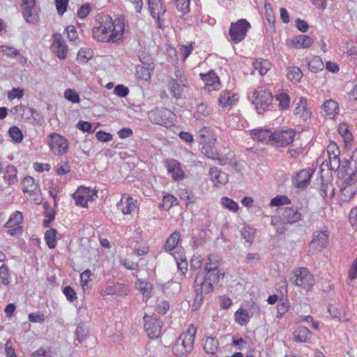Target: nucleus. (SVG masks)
<instances>
[{
	"label": "nucleus",
	"mask_w": 357,
	"mask_h": 357,
	"mask_svg": "<svg viewBox=\"0 0 357 357\" xmlns=\"http://www.w3.org/2000/svg\"><path fill=\"white\" fill-rule=\"evenodd\" d=\"M204 271L202 274L199 273L195 281V305L199 306L203 301L204 296L213 291V286L219 282L220 278H223L225 273H220L218 264L212 263L208 258Z\"/></svg>",
	"instance_id": "nucleus-1"
},
{
	"label": "nucleus",
	"mask_w": 357,
	"mask_h": 357,
	"mask_svg": "<svg viewBox=\"0 0 357 357\" xmlns=\"http://www.w3.org/2000/svg\"><path fill=\"white\" fill-rule=\"evenodd\" d=\"M197 329L190 325L182 333L175 341L172 347V352L176 357H185L192 351L194 347Z\"/></svg>",
	"instance_id": "nucleus-2"
},
{
	"label": "nucleus",
	"mask_w": 357,
	"mask_h": 357,
	"mask_svg": "<svg viewBox=\"0 0 357 357\" xmlns=\"http://www.w3.org/2000/svg\"><path fill=\"white\" fill-rule=\"evenodd\" d=\"M113 25L112 18L109 15H105L100 16L98 26H94L92 30L93 37L99 42L114 43L112 31Z\"/></svg>",
	"instance_id": "nucleus-3"
},
{
	"label": "nucleus",
	"mask_w": 357,
	"mask_h": 357,
	"mask_svg": "<svg viewBox=\"0 0 357 357\" xmlns=\"http://www.w3.org/2000/svg\"><path fill=\"white\" fill-rule=\"evenodd\" d=\"M251 28L250 22L245 19H241L236 22H231L227 38L232 44H238L243 41Z\"/></svg>",
	"instance_id": "nucleus-4"
},
{
	"label": "nucleus",
	"mask_w": 357,
	"mask_h": 357,
	"mask_svg": "<svg viewBox=\"0 0 357 357\" xmlns=\"http://www.w3.org/2000/svg\"><path fill=\"white\" fill-rule=\"evenodd\" d=\"M150 121L156 125L170 127L176 119V115L167 108H158L151 110L148 114Z\"/></svg>",
	"instance_id": "nucleus-5"
},
{
	"label": "nucleus",
	"mask_w": 357,
	"mask_h": 357,
	"mask_svg": "<svg viewBox=\"0 0 357 357\" xmlns=\"http://www.w3.org/2000/svg\"><path fill=\"white\" fill-rule=\"evenodd\" d=\"M148 5L149 13L155 20L157 27L164 29L167 26L165 20L167 7L163 0H148Z\"/></svg>",
	"instance_id": "nucleus-6"
},
{
	"label": "nucleus",
	"mask_w": 357,
	"mask_h": 357,
	"mask_svg": "<svg viewBox=\"0 0 357 357\" xmlns=\"http://www.w3.org/2000/svg\"><path fill=\"white\" fill-rule=\"evenodd\" d=\"M252 103L259 114L263 113L271 105L273 97L264 86H259L252 94Z\"/></svg>",
	"instance_id": "nucleus-7"
},
{
	"label": "nucleus",
	"mask_w": 357,
	"mask_h": 357,
	"mask_svg": "<svg viewBox=\"0 0 357 357\" xmlns=\"http://www.w3.org/2000/svg\"><path fill=\"white\" fill-rule=\"evenodd\" d=\"M329 230L328 227L324 226L320 229L315 231L312 235V239L309 243V252L313 255L325 249L329 241Z\"/></svg>",
	"instance_id": "nucleus-8"
},
{
	"label": "nucleus",
	"mask_w": 357,
	"mask_h": 357,
	"mask_svg": "<svg viewBox=\"0 0 357 357\" xmlns=\"http://www.w3.org/2000/svg\"><path fill=\"white\" fill-rule=\"evenodd\" d=\"M290 281L307 291L310 290L314 284V276L307 268H299L294 270Z\"/></svg>",
	"instance_id": "nucleus-9"
},
{
	"label": "nucleus",
	"mask_w": 357,
	"mask_h": 357,
	"mask_svg": "<svg viewBox=\"0 0 357 357\" xmlns=\"http://www.w3.org/2000/svg\"><path fill=\"white\" fill-rule=\"evenodd\" d=\"M47 143L52 152L57 155L66 154L69 149L68 139L56 132H52L47 137Z\"/></svg>",
	"instance_id": "nucleus-10"
},
{
	"label": "nucleus",
	"mask_w": 357,
	"mask_h": 357,
	"mask_svg": "<svg viewBox=\"0 0 357 357\" xmlns=\"http://www.w3.org/2000/svg\"><path fill=\"white\" fill-rule=\"evenodd\" d=\"M24 217L21 212L15 211L12 213L4 225L6 233L12 236H19L23 233Z\"/></svg>",
	"instance_id": "nucleus-11"
},
{
	"label": "nucleus",
	"mask_w": 357,
	"mask_h": 357,
	"mask_svg": "<svg viewBox=\"0 0 357 357\" xmlns=\"http://www.w3.org/2000/svg\"><path fill=\"white\" fill-rule=\"evenodd\" d=\"M144 330L151 339H156L161 334L162 321L157 316H144Z\"/></svg>",
	"instance_id": "nucleus-12"
},
{
	"label": "nucleus",
	"mask_w": 357,
	"mask_h": 357,
	"mask_svg": "<svg viewBox=\"0 0 357 357\" xmlns=\"http://www.w3.org/2000/svg\"><path fill=\"white\" fill-rule=\"evenodd\" d=\"M314 173L312 168H306L296 172L292 176V183L296 188L305 190L310 184V180Z\"/></svg>",
	"instance_id": "nucleus-13"
},
{
	"label": "nucleus",
	"mask_w": 357,
	"mask_h": 357,
	"mask_svg": "<svg viewBox=\"0 0 357 357\" xmlns=\"http://www.w3.org/2000/svg\"><path fill=\"white\" fill-rule=\"evenodd\" d=\"M295 135V130L291 128L275 131L273 132V142L278 146H287L293 142Z\"/></svg>",
	"instance_id": "nucleus-14"
},
{
	"label": "nucleus",
	"mask_w": 357,
	"mask_h": 357,
	"mask_svg": "<svg viewBox=\"0 0 357 357\" xmlns=\"http://www.w3.org/2000/svg\"><path fill=\"white\" fill-rule=\"evenodd\" d=\"M356 194L357 182L348 177L340 187V199L342 202H349Z\"/></svg>",
	"instance_id": "nucleus-15"
},
{
	"label": "nucleus",
	"mask_w": 357,
	"mask_h": 357,
	"mask_svg": "<svg viewBox=\"0 0 357 357\" xmlns=\"http://www.w3.org/2000/svg\"><path fill=\"white\" fill-rule=\"evenodd\" d=\"M51 47L52 50L59 59L64 60L67 57L68 48L59 33H53Z\"/></svg>",
	"instance_id": "nucleus-16"
},
{
	"label": "nucleus",
	"mask_w": 357,
	"mask_h": 357,
	"mask_svg": "<svg viewBox=\"0 0 357 357\" xmlns=\"http://www.w3.org/2000/svg\"><path fill=\"white\" fill-rule=\"evenodd\" d=\"M278 213L283 221L287 224L291 225L301 219V213L298 212L296 208L281 207L278 208Z\"/></svg>",
	"instance_id": "nucleus-17"
},
{
	"label": "nucleus",
	"mask_w": 357,
	"mask_h": 357,
	"mask_svg": "<svg viewBox=\"0 0 357 357\" xmlns=\"http://www.w3.org/2000/svg\"><path fill=\"white\" fill-rule=\"evenodd\" d=\"M165 167L174 181H181L184 178L185 173L181 168V164L178 160L167 159L165 160Z\"/></svg>",
	"instance_id": "nucleus-18"
},
{
	"label": "nucleus",
	"mask_w": 357,
	"mask_h": 357,
	"mask_svg": "<svg viewBox=\"0 0 357 357\" xmlns=\"http://www.w3.org/2000/svg\"><path fill=\"white\" fill-rule=\"evenodd\" d=\"M0 173L2 174L4 183L8 186H12L17 183L18 170L15 166L13 165H7L5 167L3 166L0 170Z\"/></svg>",
	"instance_id": "nucleus-19"
},
{
	"label": "nucleus",
	"mask_w": 357,
	"mask_h": 357,
	"mask_svg": "<svg viewBox=\"0 0 357 357\" xmlns=\"http://www.w3.org/2000/svg\"><path fill=\"white\" fill-rule=\"evenodd\" d=\"M130 291L129 287L124 283L116 282L107 285L102 291V296H127Z\"/></svg>",
	"instance_id": "nucleus-20"
},
{
	"label": "nucleus",
	"mask_w": 357,
	"mask_h": 357,
	"mask_svg": "<svg viewBox=\"0 0 357 357\" xmlns=\"http://www.w3.org/2000/svg\"><path fill=\"white\" fill-rule=\"evenodd\" d=\"M23 192L29 193L30 196L40 195V185L36 183L35 179L31 176H26L21 182Z\"/></svg>",
	"instance_id": "nucleus-21"
},
{
	"label": "nucleus",
	"mask_w": 357,
	"mask_h": 357,
	"mask_svg": "<svg viewBox=\"0 0 357 357\" xmlns=\"http://www.w3.org/2000/svg\"><path fill=\"white\" fill-rule=\"evenodd\" d=\"M201 79L208 86L209 90H219L220 88V78L213 70H210L208 73H200Z\"/></svg>",
	"instance_id": "nucleus-22"
},
{
	"label": "nucleus",
	"mask_w": 357,
	"mask_h": 357,
	"mask_svg": "<svg viewBox=\"0 0 357 357\" xmlns=\"http://www.w3.org/2000/svg\"><path fill=\"white\" fill-rule=\"evenodd\" d=\"M117 206L123 214L128 215L137 208V201L130 195H123Z\"/></svg>",
	"instance_id": "nucleus-23"
},
{
	"label": "nucleus",
	"mask_w": 357,
	"mask_h": 357,
	"mask_svg": "<svg viewBox=\"0 0 357 357\" xmlns=\"http://www.w3.org/2000/svg\"><path fill=\"white\" fill-rule=\"evenodd\" d=\"M312 38L305 35L295 36L287 40V44L294 48H307L312 45Z\"/></svg>",
	"instance_id": "nucleus-24"
},
{
	"label": "nucleus",
	"mask_w": 357,
	"mask_h": 357,
	"mask_svg": "<svg viewBox=\"0 0 357 357\" xmlns=\"http://www.w3.org/2000/svg\"><path fill=\"white\" fill-rule=\"evenodd\" d=\"M89 195V188L80 186L75 192L72 197L75 200V204L83 208L87 207L86 197Z\"/></svg>",
	"instance_id": "nucleus-25"
},
{
	"label": "nucleus",
	"mask_w": 357,
	"mask_h": 357,
	"mask_svg": "<svg viewBox=\"0 0 357 357\" xmlns=\"http://www.w3.org/2000/svg\"><path fill=\"white\" fill-rule=\"evenodd\" d=\"M209 176L215 185H225L228 181L227 174L221 172L215 167L210 169Z\"/></svg>",
	"instance_id": "nucleus-26"
},
{
	"label": "nucleus",
	"mask_w": 357,
	"mask_h": 357,
	"mask_svg": "<svg viewBox=\"0 0 357 357\" xmlns=\"http://www.w3.org/2000/svg\"><path fill=\"white\" fill-rule=\"evenodd\" d=\"M251 136L254 140L259 142H273V133L266 129H254L251 131Z\"/></svg>",
	"instance_id": "nucleus-27"
},
{
	"label": "nucleus",
	"mask_w": 357,
	"mask_h": 357,
	"mask_svg": "<svg viewBox=\"0 0 357 357\" xmlns=\"http://www.w3.org/2000/svg\"><path fill=\"white\" fill-rule=\"evenodd\" d=\"M125 18L123 17H119L117 20L113 21L112 24H114L112 27V36L114 38V42H116L117 40L120 39L123 36L125 31Z\"/></svg>",
	"instance_id": "nucleus-28"
},
{
	"label": "nucleus",
	"mask_w": 357,
	"mask_h": 357,
	"mask_svg": "<svg viewBox=\"0 0 357 357\" xmlns=\"http://www.w3.org/2000/svg\"><path fill=\"white\" fill-rule=\"evenodd\" d=\"M311 331L305 326H298L294 331L293 336L296 342H307L310 340Z\"/></svg>",
	"instance_id": "nucleus-29"
},
{
	"label": "nucleus",
	"mask_w": 357,
	"mask_h": 357,
	"mask_svg": "<svg viewBox=\"0 0 357 357\" xmlns=\"http://www.w3.org/2000/svg\"><path fill=\"white\" fill-rule=\"evenodd\" d=\"M89 328L86 324L80 323L77 325L75 335V344H82L89 336Z\"/></svg>",
	"instance_id": "nucleus-30"
},
{
	"label": "nucleus",
	"mask_w": 357,
	"mask_h": 357,
	"mask_svg": "<svg viewBox=\"0 0 357 357\" xmlns=\"http://www.w3.org/2000/svg\"><path fill=\"white\" fill-rule=\"evenodd\" d=\"M252 67L255 70L258 71L261 76L265 75L272 67L271 63L264 59H257L252 63Z\"/></svg>",
	"instance_id": "nucleus-31"
},
{
	"label": "nucleus",
	"mask_w": 357,
	"mask_h": 357,
	"mask_svg": "<svg viewBox=\"0 0 357 357\" xmlns=\"http://www.w3.org/2000/svg\"><path fill=\"white\" fill-rule=\"evenodd\" d=\"M237 95L231 91H222L218 98L219 103L222 107H227L235 104Z\"/></svg>",
	"instance_id": "nucleus-32"
},
{
	"label": "nucleus",
	"mask_w": 357,
	"mask_h": 357,
	"mask_svg": "<svg viewBox=\"0 0 357 357\" xmlns=\"http://www.w3.org/2000/svg\"><path fill=\"white\" fill-rule=\"evenodd\" d=\"M219 347V341L214 337H206L204 340V350L210 355H215Z\"/></svg>",
	"instance_id": "nucleus-33"
},
{
	"label": "nucleus",
	"mask_w": 357,
	"mask_h": 357,
	"mask_svg": "<svg viewBox=\"0 0 357 357\" xmlns=\"http://www.w3.org/2000/svg\"><path fill=\"white\" fill-rule=\"evenodd\" d=\"M195 105H196V111L194 116L197 120L201 119L202 117L206 116L209 114L210 110L208 105L201 100L196 99Z\"/></svg>",
	"instance_id": "nucleus-34"
},
{
	"label": "nucleus",
	"mask_w": 357,
	"mask_h": 357,
	"mask_svg": "<svg viewBox=\"0 0 357 357\" xmlns=\"http://www.w3.org/2000/svg\"><path fill=\"white\" fill-rule=\"evenodd\" d=\"M322 109L325 114L330 116H335L339 112L338 103L332 99L325 101Z\"/></svg>",
	"instance_id": "nucleus-35"
},
{
	"label": "nucleus",
	"mask_w": 357,
	"mask_h": 357,
	"mask_svg": "<svg viewBox=\"0 0 357 357\" xmlns=\"http://www.w3.org/2000/svg\"><path fill=\"white\" fill-rule=\"evenodd\" d=\"M181 241V235L178 231H174L166 241L165 249L167 251H172L174 249H178V243Z\"/></svg>",
	"instance_id": "nucleus-36"
},
{
	"label": "nucleus",
	"mask_w": 357,
	"mask_h": 357,
	"mask_svg": "<svg viewBox=\"0 0 357 357\" xmlns=\"http://www.w3.org/2000/svg\"><path fill=\"white\" fill-rule=\"evenodd\" d=\"M201 146V152L208 158L215 160L218 155V152L215 149L214 146L211 144H206L204 141H199Z\"/></svg>",
	"instance_id": "nucleus-37"
},
{
	"label": "nucleus",
	"mask_w": 357,
	"mask_h": 357,
	"mask_svg": "<svg viewBox=\"0 0 357 357\" xmlns=\"http://www.w3.org/2000/svg\"><path fill=\"white\" fill-rule=\"evenodd\" d=\"M180 83L176 82L174 79H170L169 87L170 93L172 97L178 99L181 98L185 86H181Z\"/></svg>",
	"instance_id": "nucleus-38"
},
{
	"label": "nucleus",
	"mask_w": 357,
	"mask_h": 357,
	"mask_svg": "<svg viewBox=\"0 0 357 357\" xmlns=\"http://www.w3.org/2000/svg\"><path fill=\"white\" fill-rule=\"evenodd\" d=\"M308 69L314 73L322 70L324 68V62L318 56H313L307 63Z\"/></svg>",
	"instance_id": "nucleus-39"
},
{
	"label": "nucleus",
	"mask_w": 357,
	"mask_h": 357,
	"mask_svg": "<svg viewBox=\"0 0 357 357\" xmlns=\"http://www.w3.org/2000/svg\"><path fill=\"white\" fill-rule=\"evenodd\" d=\"M287 77L291 82H298L303 77V73L298 67H289L287 68Z\"/></svg>",
	"instance_id": "nucleus-40"
},
{
	"label": "nucleus",
	"mask_w": 357,
	"mask_h": 357,
	"mask_svg": "<svg viewBox=\"0 0 357 357\" xmlns=\"http://www.w3.org/2000/svg\"><path fill=\"white\" fill-rule=\"evenodd\" d=\"M280 215H274L271 218V225L274 227L278 234H284L287 230L286 225Z\"/></svg>",
	"instance_id": "nucleus-41"
},
{
	"label": "nucleus",
	"mask_w": 357,
	"mask_h": 357,
	"mask_svg": "<svg viewBox=\"0 0 357 357\" xmlns=\"http://www.w3.org/2000/svg\"><path fill=\"white\" fill-rule=\"evenodd\" d=\"M280 215H274L271 218V225L274 227L278 234H284L287 230L286 225Z\"/></svg>",
	"instance_id": "nucleus-42"
},
{
	"label": "nucleus",
	"mask_w": 357,
	"mask_h": 357,
	"mask_svg": "<svg viewBox=\"0 0 357 357\" xmlns=\"http://www.w3.org/2000/svg\"><path fill=\"white\" fill-rule=\"evenodd\" d=\"M138 289L147 298L151 296L152 284L145 280L137 279L135 282Z\"/></svg>",
	"instance_id": "nucleus-43"
},
{
	"label": "nucleus",
	"mask_w": 357,
	"mask_h": 357,
	"mask_svg": "<svg viewBox=\"0 0 357 357\" xmlns=\"http://www.w3.org/2000/svg\"><path fill=\"white\" fill-rule=\"evenodd\" d=\"M236 321L241 326L246 325L250 321L249 313L247 310L240 308L235 314Z\"/></svg>",
	"instance_id": "nucleus-44"
},
{
	"label": "nucleus",
	"mask_w": 357,
	"mask_h": 357,
	"mask_svg": "<svg viewBox=\"0 0 357 357\" xmlns=\"http://www.w3.org/2000/svg\"><path fill=\"white\" fill-rule=\"evenodd\" d=\"M22 15L27 23L34 24L38 21V15L35 8L22 10Z\"/></svg>",
	"instance_id": "nucleus-45"
},
{
	"label": "nucleus",
	"mask_w": 357,
	"mask_h": 357,
	"mask_svg": "<svg viewBox=\"0 0 357 357\" xmlns=\"http://www.w3.org/2000/svg\"><path fill=\"white\" fill-rule=\"evenodd\" d=\"M220 203L222 207L231 212H237L239 208L238 204L235 201L227 197H222Z\"/></svg>",
	"instance_id": "nucleus-46"
},
{
	"label": "nucleus",
	"mask_w": 357,
	"mask_h": 357,
	"mask_svg": "<svg viewBox=\"0 0 357 357\" xmlns=\"http://www.w3.org/2000/svg\"><path fill=\"white\" fill-rule=\"evenodd\" d=\"M175 77H172L170 79H174L181 86L188 87V81L184 71L182 69L177 68L174 73Z\"/></svg>",
	"instance_id": "nucleus-47"
},
{
	"label": "nucleus",
	"mask_w": 357,
	"mask_h": 357,
	"mask_svg": "<svg viewBox=\"0 0 357 357\" xmlns=\"http://www.w3.org/2000/svg\"><path fill=\"white\" fill-rule=\"evenodd\" d=\"M56 230L52 228L47 229L45 233V239L50 248H54L56 246Z\"/></svg>",
	"instance_id": "nucleus-48"
},
{
	"label": "nucleus",
	"mask_w": 357,
	"mask_h": 357,
	"mask_svg": "<svg viewBox=\"0 0 357 357\" xmlns=\"http://www.w3.org/2000/svg\"><path fill=\"white\" fill-rule=\"evenodd\" d=\"M92 275L90 270H86L80 275L81 284L84 291L91 289V285L90 281L91 280V276Z\"/></svg>",
	"instance_id": "nucleus-49"
},
{
	"label": "nucleus",
	"mask_w": 357,
	"mask_h": 357,
	"mask_svg": "<svg viewBox=\"0 0 357 357\" xmlns=\"http://www.w3.org/2000/svg\"><path fill=\"white\" fill-rule=\"evenodd\" d=\"M0 282L6 286L8 285L10 282L9 269L6 264H3L0 267Z\"/></svg>",
	"instance_id": "nucleus-50"
},
{
	"label": "nucleus",
	"mask_w": 357,
	"mask_h": 357,
	"mask_svg": "<svg viewBox=\"0 0 357 357\" xmlns=\"http://www.w3.org/2000/svg\"><path fill=\"white\" fill-rule=\"evenodd\" d=\"M291 204V200L285 195H277L271 200V206H282Z\"/></svg>",
	"instance_id": "nucleus-51"
},
{
	"label": "nucleus",
	"mask_w": 357,
	"mask_h": 357,
	"mask_svg": "<svg viewBox=\"0 0 357 357\" xmlns=\"http://www.w3.org/2000/svg\"><path fill=\"white\" fill-rule=\"evenodd\" d=\"M276 101L281 109H286L289 107L290 99L289 96L285 93H281L276 96Z\"/></svg>",
	"instance_id": "nucleus-52"
},
{
	"label": "nucleus",
	"mask_w": 357,
	"mask_h": 357,
	"mask_svg": "<svg viewBox=\"0 0 357 357\" xmlns=\"http://www.w3.org/2000/svg\"><path fill=\"white\" fill-rule=\"evenodd\" d=\"M10 137L17 143H20L23 139V134L17 126H12L8 130Z\"/></svg>",
	"instance_id": "nucleus-53"
},
{
	"label": "nucleus",
	"mask_w": 357,
	"mask_h": 357,
	"mask_svg": "<svg viewBox=\"0 0 357 357\" xmlns=\"http://www.w3.org/2000/svg\"><path fill=\"white\" fill-rule=\"evenodd\" d=\"M175 3L176 8L183 15L190 11V0H172Z\"/></svg>",
	"instance_id": "nucleus-54"
},
{
	"label": "nucleus",
	"mask_w": 357,
	"mask_h": 357,
	"mask_svg": "<svg viewBox=\"0 0 357 357\" xmlns=\"http://www.w3.org/2000/svg\"><path fill=\"white\" fill-rule=\"evenodd\" d=\"M64 97L73 103H79L80 102L79 94L75 90L72 89H68L64 91Z\"/></svg>",
	"instance_id": "nucleus-55"
},
{
	"label": "nucleus",
	"mask_w": 357,
	"mask_h": 357,
	"mask_svg": "<svg viewBox=\"0 0 357 357\" xmlns=\"http://www.w3.org/2000/svg\"><path fill=\"white\" fill-rule=\"evenodd\" d=\"M134 251L138 256L144 255L148 253L149 246L144 241H138L135 245Z\"/></svg>",
	"instance_id": "nucleus-56"
},
{
	"label": "nucleus",
	"mask_w": 357,
	"mask_h": 357,
	"mask_svg": "<svg viewBox=\"0 0 357 357\" xmlns=\"http://www.w3.org/2000/svg\"><path fill=\"white\" fill-rule=\"evenodd\" d=\"M91 57V52L90 50L82 48L79 50L77 59L82 63H86Z\"/></svg>",
	"instance_id": "nucleus-57"
},
{
	"label": "nucleus",
	"mask_w": 357,
	"mask_h": 357,
	"mask_svg": "<svg viewBox=\"0 0 357 357\" xmlns=\"http://www.w3.org/2000/svg\"><path fill=\"white\" fill-rule=\"evenodd\" d=\"M177 202V199L169 194H167L163 196L162 207L164 208H170L174 203Z\"/></svg>",
	"instance_id": "nucleus-58"
},
{
	"label": "nucleus",
	"mask_w": 357,
	"mask_h": 357,
	"mask_svg": "<svg viewBox=\"0 0 357 357\" xmlns=\"http://www.w3.org/2000/svg\"><path fill=\"white\" fill-rule=\"evenodd\" d=\"M294 114L300 115V117L302 119V120L305 121L310 119L312 114V112L307 107L301 108L296 107L294 109Z\"/></svg>",
	"instance_id": "nucleus-59"
},
{
	"label": "nucleus",
	"mask_w": 357,
	"mask_h": 357,
	"mask_svg": "<svg viewBox=\"0 0 357 357\" xmlns=\"http://www.w3.org/2000/svg\"><path fill=\"white\" fill-rule=\"evenodd\" d=\"M241 235L247 242L252 243L255 238V230L251 227H243L241 230Z\"/></svg>",
	"instance_id": "nucleus-60"
},
{
	"label": "nucleus",
	"mask_w": 357,
	"mask_h": 357,
	"mask_svg": "<svg viewBox=\"0 0 357 357\" xmlns=\"http://www.w3.org/2000/svg\"><path fill=\"white\" fill-rule=\"evenodd\" d=\"M63 293L70 302H73L77 299V293L70 286H66L63 289Z\"/></svg>",
	"instance_id": "nucleus-61"
},
{
	"label": "nucleus",
	"mask_w": 357,
	"mask_h": 357,
	"mask_svg": "<svg viewBox=\"0 0 357 357\" xmlns=\"http://www.w3.org/2000/svg\"><path fill=\"white\" fill-rule=\"evenodd\" d=\"M24 94V90L20 88H13L8 93V98L13 100L15 98H22Z\"/></svg>",
	"instance_id": "nucleus-62"
},
{
	"label": "nucleus",
	"mask_w": 357,
	"mask_h": 357,
	"mask_svg": "<svg viewBox=\"0 0 357 357\" xmlns=\"http://www.w3.org/2000/svg\"><path fill=\"white\" fill-rule=\"evenodd\" d=\"M114 91L118 96L124 98L129 93V89L123 84H118L115 86Z\"/></svg>",
	"instance_id": "nucleus-63"
},
{
	"label": "nucleus",
	"mask_w": 357,
	"mask_h": 357,
	"mask_svg": "<svg viewBox=\"0 0 357 357\" xmlns=\"http://www.w3.org/2000/svg\"><path fill=\"white\" fill-rule=\"evenodd\" d=\"M137 75L139 78L147 81L150 79L151 75L148 68L144 67H138L136 70Z\"/></svg>",
	"instance_id": "nucleus-64"
}]
</instances>
